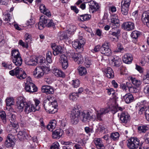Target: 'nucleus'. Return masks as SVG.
<instances>
[{
	"label": "nucleus",
	"instance_id": "obj_1",
	"mask_svg": "<svg viewBox=\"0 0 149 149\" xmlns=\"http://www.w3.org/2000/svg\"><path fill=\"white\" fill-rule=\"evenodd\" d=\"M91 112L90 111H86L81 112V114L77 108H74L71 111L70 117L72 123L74 124L77 123L79 118L83 122H85L88 120L92 118L93 116H91Z\"/></svg>",
	"mask_w": 149,
	"mask_h": 149
},
{
	"label": "nucleus",
	"instance_id": "obj_2",
	"mask_svg": "<svg viewBox=\"0 0 149 149\" xmlns=\"http://www.w3.org/2000/svg\"><path fill=\"white\" fill-rule=\"evenodd\" d=\"M43 105L46 111L51 113H54L57 111V103L53 97L49 96Z\"/></svg>",
	"mask_w": 149,
	"mask_h": 149
},
{
	"label": "nucleus",
	"instance_id": "obj_3",
	"mask_svg": "<svg viewBox=\"0 0 149 149\" xmlns=\"http://www.w3.org/2000/svg\"><path fill=\"white\" fill-rule=\"evenodd\" d=\"M85 43V39L81 37L78 39L73 42L72 45L77 51L80 53L83 51V47Z\"/></svg>",
	"mask_w": 149,
	"mask_h": 149
},
{
	"label": "nucleus",
	"instance_id": "obj_4",
	"mask_svg": "<svg viewBox=\"0 0 149 149\" xmlns=\"http://www.w3.org/2000/svg\"><path fill=\"white\" fill-rule=\"evenodd\" d=\"M127 141V146L130 149H137L141 144L139 139L136 137H131Z\"/></svg>",
	"mask_w": 149,
	"mask_h": 149
},
{
	"label": "nucleus",
	"instance_id": "obj_5",
	"mask_svg": "<svg viewBox=\"0 0 149 149\" xmlns=\"http://www.w3.org/2000/svg\"><path fill=\"white\" fill-rule=\"evenodd\" d=\"M131 0H122L121 3V12L125 15H127Z\"/></svg>",
	"mask_w": 149,
	"mask_h": 149
},
{
	"label": "nucleus",
	"instance_id": "obj_6",
	"mask_svg": "<svg viewBox=\"0 0 149 149\" xmlns=\"http://www.w3.org/2000/svg\"><path fill=\"white\" fill-rule=\"evenodd\" d=\"M100 52L102 54L105 56H110L111 54V51L109 48V43L108 42H105L103 43L101 47Z\"/></svg>",
	"mask_w": 149,
	"mask_h": 149
},
{
	"label": "nucleus",
	"instance_id": "obj_7",
	"mask_svg": "<svg viewBox=\"0 0 149 149\" xmlns=\"http://www.w3.org/2000/svg\"><path fill=\"white\" fill-rule=\"evenodd\" d=\"M122 29L127 31H132L135 28L134 23L130 21H127L123 22L121 25Z\"/></svg>",
	"mask_w": 149,
	"mask_h": 149
},
{
	"label": "nucleus",
	"instance_id": "obj_8",
	"mask_svg": "<svg viewBox=\"0 0 149 149\" xmlns=\"http://www.w3.org/2000/svg\"><path fill=\"white\" fill-rule=\"evenodd\" d=\"M26 103L24 101V98L22 97H20L18 99L17 102V110L19 112L23 111V108L26 105Z\"/></svg>",
	"mask_w": 149,
	"mask_h": 149
},
{
	"label": "nucleus",
	"instance_id": "obj_9",
	"mask_svg": "<svg viewBox=\"0 0 149 149\" xmlns=\"http://www.w3.org/2000/svg\"><path fill=\"white\" fill-rule=\"evenodd\" d=\"M88 3H89V9L90 13H93L99 9L100 6L97 3L91 0Z\"/></svg>",
	"mask_w": 149,
	"mask_h": 149
},
{
	"label": "nucleus",
	"instance_id": "obj_10",
	"mask_svg": "<svg viewBox=\"0 0 149 149\" xmlns=\"http://www.w3.org/2000/svg\"><path fill=\"white\" fill-rule=\"evenodd\" d=\"M25 89L26 91L30 93L36 92L38 90L36 85L30 82H28L25 84Z\"/></svg>",
	"mask_w": 149,
	"mask_h": 149
},
{
	"label": "nucleus",
	"instance_id": "obj_11",
	"mask_svg": "<svg viewBox=\"0 0 149 149\" xmlns=\"http://www.w3.org/2000/svg\"><path fill=\"white\" fill-rule=\"evenodd\" d=\"M109 111V108H101L99 111H96V118L97 119L99 120H102V117L104 115L108 112Z\"/></svg>",
	"mask_w": 149,
	"mask_h": 149
},
{
	"label": "nucleus",
	"instance_id": "obj_12",
	"mask_svg": "<svg viewBox=\"0 0 149 149\" xmlns=\"http://www.w3.org/2000/svg\"><path fill=\"white\" fill-rule=\"evenodd\" d=\"M41 66L37 67L33 72V75L34 77L38 79L43 77L44 75V72Z\"/></svg>",
	"mask_w": 149,
	"mask_h": 149
},
{
	"label": "nucleus",
	"instance_id": "obj_13",
	"mask_svg": "<svg viewBox=\"0 0 149 149\" xmlns=\"http://www.w3.org/2000/svg\"><path fill=\"white\" fill-rule=\"evenodd\" d=\"M51 47L53 50V54L55 56L62 53L63 52L62 47L60 46L52 44L51 45Z\"/></svg>",
	"mask_w": 149,
	"mask_h": 149
},
{
	"label": "nucleus",
	"instance_id": "obj_14",
	"mask_svg": "<svg viewBox=\"0 0 149 149\" xmlns=\"http://www.w3.org/2000/svg\"><path fill=\"white\" fill-rule=\"evenodd\" d=\"M59 62L61 63L62 68L66 69L68 66V61L67 57L64 54L61 55L59 59Z\"/></svg>",
	"mask_w": 149,
	"mask_h": 149
},
{
	"label": "nucleus",
	"instance_id": "obj_15",
	"mask_svg": "<svg viewBox=\"0 0 149 149\" xmlns=\"http://www.w3.org/2000/svg\"><path fill=\"white\" fill-rule=\"evenodd\" d=\"M130 115L126 112H123L120 115V120L121 122L123 123H127L130 120Z\"/></svg>",
	"mask_w": 149,
	"mask_h": 149
},
{
	"label": "nucleus",
	"instance_id": "obj_16",
	"mask_svg": "<svg viewBox=\"0 0 149 149\" xmlns=\"http://www.w3.org/2000/svg\"><path fill=\"white\" fill-rule=\"evenodd\" d=\"M7 139L5 141L4 145L8 148L12 147L14 144L13 139H14V137L11 134H9L7 137Z\"/></svg>",
	"mask_w": 149,
	"mask_h": 149
},
{
	"label": "nucleus",
	"instance_id": "obj_17",
	"mask_svg": "<svg viewBox=\"0 0 149 149\" xmlns=\"http://www.w3.org/2000/svg\"><path fill=\"white\" fill-rule=\"evenodd\" d=\"M142 20L144 24L149 27V11H145L143 13Z\"/></svg>",
	"mask_w": 149,
	"mask_h": 149
},
{
	"label": "nucleus",
	"instance_id": "obj_18",
	"mask_svg": "<svg viewBox=\"0 0 149 149\" xmlns=\"http://www.w3.org/2000/svg\"><path fill=\"white\" fill-rule=\"evenodd\" d=\"M36 111L35 107L34 105L31 103H26L25 106L24 111L26 113H29L32 111L35 112Z\"/></svg>",
	"mask_w": 149,
	"mask_h": 149
},
{
	"label": "nucleus",
	"instance_id": "obj_19",
	"mask_svg": "<svg viewBox=\"0 0 149 149\" xmlns=\"http://www.w3.org/2000/svg\"><path fill=\"white\" fill-rule=\"evenodd\" d=\"M63 131L61 129H58L53 132L52 137L54 139H59L63 135Z\"/></svg>",
	"mask_w": 149,
	"mask_h": 149
},
{
	"label": "nucleus",
	"instance_id": "obj_20",
	"mask_svg": "<svg viewBox=\"0 0 149 149\" xmlns=\"http://www.w3.org/2000/svg\"><path fill=\"white\" fill-rule=\"evenodd\" d=\"M23 70L22 68L17 67L15 69L10 71L9 73L12 76H16L18 78L19 76Z\"/></svg>",
	"mask_w": 149,
	"mask_h": 149
},
{
	"label": "nucleus",
	"instance_id": "obj_21",
	"mask_svg": "<svg viewBox=\"0 0 149 149\" xmlns=\"http://www.w3.org/2000/svg\"><path fill=\"white\" fill-rule=\"evenodd\" d=\"M95 144L97 148L102 149L104 148L103 141L100 138H95L94 140Z\"/></svg>",
	"mask_w": 149,
	"mask_h": 149
},
{
	"label": "nucleus",
	"instance_id": "obj_22",
	"mask_svg": "<svg viewBox=\"0 0 149 149\" xmlns=\"http://www.w3.org/2000/svg\"><path fill=\"white\" fill-rule=\"evenodd\" d=\"M133 58L131 54L127 53L124 55L123 60L124 63L129 64L132 63Z\"/></svg>",
	"mask_w": 149,
	"mask_h": 149
},
{
	"label": "nucleus",
	"instance_id": "obj_23",
	"mask_svg": "<svg viewBox=\"0 0 149 149\" xmlns=\"http://www.w3.org/2000/svg\"><path fill=\"white\" fill-rule=\"evenodd\" d=\"M52 73L57 77H63L65 76L64 74L60 69L56 67H54L52 69Z\"/></svg>",
	"mask_w": 149,
	"mask_h": 149
},
{
	"label": "nucleus",
	"instance_id": "obj_24",
	"mask_svg": "<svg viewBox=\"0 0 149 149\" xmlns=\"http://www.w3.org/2000/svg\"><path fill=\"white\" fill-rule=\"evenodd\" d=\"M42 92L46 93L47 94H52L54 92L53 89L49 86H42Z\"/></svg>",
	"mask_w": 149,
	"mask_h": 149
},
{
	"label": "nucleus",
	"instance_id": "obj_25",
	"mask_svg": "<svg viewBox=\"0 0 149 149\" xmlns=\"http://www.w3.org/2000/svg\"><path fill=\"white\" fill-rule=\"evenodd\" d=\"M106 73V76L109 78H113L114 77L113 71L112 69L109 67H107L104 70Z\"/></svg>",
	"mask_w": 149,
	"mask_h": 149
},
{
	"label": "nucleus",
	"instance_id": "obj_26",
	"mask_svg": "<svg viewBox=\"0 0 149 149\" xmlns=\"http://www.w3.org/2000/svg\"><path fill=\"white\" fill-rule=\"evenodd\" d=\"M123 98L127 103H129L132 102L134 99L133 95L130 93H127L123 96Z\"/></svg>",
	"mask_w": 149,
	"mask_h": 149
},
{
	"label": "nucleus",
	"instance_id": "obj_27",
	"mask_svg": "<svg viewBox=\"0 0 149 149\" xmlns=\"http://www.w3.org/2000/svg\"><path fill=\"white\" fill-rule=\"evenodd\" d=\"M38 58L36 57H34L30 58L29 60L26 61V63L29 65H37L38 60Z\"/></svg>",
	"mask_w": 149,
	"mask_h": 149
},
{
	"label": "nucleus",
	"instance_id": "obj_28",
	"mask_svg": "<svg viewBox=\"0 0 149 149\" xmlns=\"http://www.w3.org/2000/svg\"><path fill=\"white\" fill-rule=\"evenodd\" d=\"M12 60L14 63L17 66H20L22 64V59L21 57L12 58Z\"/></svg>",
	"mask_w": 149,
	"mask_h": 149
},
{
	"label": "nucleus",
	"instance_id": "obj_29",
	"mask_svg": "<svg viewBox=\"0 0 149 149\" xmlns=\"http://www.w3.org/2000/svg\"><path fill=\"white\" fill-rule=\"evenodd\" d=\"M140 33L139 32L135 31H133L131 34V37L134 39L133 41L136 43L137 42V39L138 37L140 36Z\"/></svg>",
	"mask_w": 149,
	"mask_h": 149
},
{
	"label": "nucleus",
	"instance_id": "obj_30",
	"mask_svg": "<svg viewBox=\"0 0 149 149\" xmlns=\"http://www.w3.org/2000/svg\"><path fill=\"white\" fill-rule=\"evenodd\" d=\"M7 116L10 123H12L15 121L16 116L14 112L9 111L7 114Z\"/></svg>",
	"mask_w": 149,
	"mask_h": 149
},
{
	"label": "nucleus",
	"instance_id": "obj_31",
	"mask_svg": "<svg viewBox=\"0 0 149 149\" xmlns=\"http://www.w3.org/2000/svg\"><path fill=\"white\" fill-rule=\"evenodd\" d=\"M56 122L55 120L51 121L47 126V129L50 131H52L56 126Z\"/></svg>",
	"mask_w": 149,
	"mask_h": 149
},
{
	"label": "nucleus",
	"instance_id": "obj_32",
	"mask_svg": "<svg viewBox=\"0 0 149 149\" xmlns=\"http://www.w3.org/2000/svg\"><path fill=\"white\" fill-rule=\"evenodd\" d=\"M119 20L118 19V17H113L111 18L110 25L112 27H113V26H117L118 25H119Z\"/></svg>",
	"mask_w": 149,
	"mask_h": 149
},
{
	"label": "nucleus",
	"instance_id": "obj_33",
	"mask_svg": "<svg viewBox=\"0 0 149 149\" xmlns=\"http://www.w3.org/2000/svg\"><path fill=\"white\" fill-rule=\"evenodd\" d=\"M112 61L113 62L114 66L116 67H119L122 63L121 59L118 57L114 58L112 59Z\"/></svg>",
	"mask_w": 149,
	"mask_h": 149
},
{
	"label": "nucleus",
	"instance_id": "obj_34",
	"mask_svg": "<svg viewBox=\"0 0 149 149\" xmlns=\"http://www.w3.org/2000/svg\"><path fill=\"white\" fill-rule=\"evenodd\" d=\"M137 129L139 132L142 133L146 132L149 128L146 125H141L138 127Z\"/></svg>",
	"mask_w": 149,
	"mask_h": 149
},
{
	"label": "nucleus",
	"instance_id": "obj_35",
	"mask_svg": "<svg viewBox=\"0 0 149 149\" xmlns=\"http://www.w3.org/2000/svg\"><path fill=\"white\" fill-rule=\"evenodd\" d=\"M11 16L8 12H6L3 14V19L5 21L10 22L11 19L13 20Z\"/></svg>",
	"mask_w": 149,
	"mask_h": 149
},
{
	"label": "nucleus",
	"instance_id": "obj_36",
	"mask_svg": "<svg viewBox=\"0 0 149 149\" xmlns=\"http://www.w3.org/2000/svg\"><path fill=\"white\" fill-rule=\"evenodd\" d=\"M79 73L80 75H85L87 73L86 68L84 67L79 66L78 68Z\"/></svg>",
	"mask_w": 149,
	"mask_h": 149
},
{
	"label": "nucleus",
	"instance_id": "obj_37",
	"mask_svg": "<svg viewBox=\"0 0 149 149\" xmlns=\"http://www.w3.org/2000/svg\"><path fill=\"white\" fill-rule=\"evenodd\" d=\"M131 80L132 84L137 87H139L141 84V81L140 80L132 77Z\"/></svg>",
	"mask_w": 149,
	"mask_h": 149
},
{
	"label": "nucleus",
	"instance_id": "obj_38",
	"mask_svg": "<svg viewBox=\"0 0 149 149\" xmlns=\"http://www.w3.org/2000/svg\"><path fill=\"white\" fill-rule=\"evenodd\" d=\"M120 135L118 132H115L111 133L110 138L111 139L114 141H117L118 140Z\"/></svg>",
	"mask_w": 149,
	"mask_h": 149
},
{
	"label": "nucleus",
	"instance_id": "obj_39",
	"mask_svg": "<svg viewBox=\"0 0 149 149\" xmlns=\"http://www.w3.org/2000/svg\"><path fill=\"white\" fill-rule=\"evenodd\" d=\"M17 137L19 139L22 140L26 139V136H27L26 133L24 131H19L17 134Z\"/></svg>",
	"mask_w": 149,
	"mask_h": 149
},
{
	"label": "nucleus",
	"instance_id": "obj_40",
	"mask_svg": "<svg viewBox=\"0 0 149 149\" xmlns=\"http://www.w3.org/2000/svg\"><path fill=\"white\" fill-rule=\"evenodd\" d=\"M91 17L90 15L89 14H84L80 15V19L82 21L88 20Z\"/></svg>",
	"mask_w": 149,
	"mask_h": 149
},
{
	"label": "nucleus",
	"instance_id": "obj_41",
	"mask_svg": "<svg viewBox=\"0 0 149 149\" xmlns=\"http://www.w3.org/2000/svg\"><path fill=\"white\" fill-rule=\"evenodd\" d=\"M11 58L14 57H21L19 51L17 49H14L11 52Z\"/></svg>",
	"mask_w": 149,
	"mask_h": 149
},
{
	"label": "nucleus",
	"instance_id": "obj_42",
	"mask_svg": "<svg viewBox=\"0 0 149 149\" xmlns=\"http://www.w3.org/2000/svg\"><path fill=\"white\" fill-rule=\"evenodd\" d=\"M6 104L7 106H10L14 104V100L13 97H8L6 100Z\"/></svg>",
	"mask_w": 149,
	"mask_h": 149
},
{
	"label": "nucleus",
	"instance_id": "obj_43",
	"mask_svg": "<svg viewBox=\"0 0 149 149\" xmlns=\"http://www.w3.org/2000/svg\"><path fill=\"white\" fill-rule=\"evenodd\" d=\"M98 129L100 132L103 133H107L108 132V130L107 126L103 125H100Z\"/></svg>",
	"mask_w": 149,
	"mask_h": 149
},
{
	"label": "nucleus",
	"instance_id": "obj_44",
	"mask_svg": "<svg viewBox=\"0 0 149 149\" xmlns=\"http://www.w3.org/2000/svg\"><path fill=\"white\" fill-rule=\"evenodd\" d=\"M78 97V93H72L71 94H70L69 96L70 99L74 101L76 100Z\"/></svg>",
	"mask_w": 149,
	"mask_h": 149
},
{
	"label": "nucleus",
	"instance_id": "obj_45",
	"mask_svg": "<svg viewBox=\"0 0 149 149\" xmlns=\"http://www.w3.org/2000/svg\"><path fill=\"white\" fill-rule=\"evenodd\" d=\"M6 115L5 111H0V117L3 122L5 123L6 122Z\"/></svg>",
	"mask_w": 149,
	"mask_h": 149
},
{
	"label": "nucleus",
	"instance_id": "obj_46",
	"mask_svg": "<svg viewBox=\"0 0 149 149\" xmlns=\"http://www.w3.org/2000/svg\"><path fill=\"white\" fill-rule=\"evenodd\" d=\"M35 19L34 18H33L32 16L28 20H27L26 23V25L28 26H30L31 27H32L35 23Z\"/></svg>",
	"mask_w": 149,
	"mask_h": 149
},
{
	"label": "nucleus",
	"instance_id": "obj_47",
	"mask_svg": "<svg viewBox=\"0 0 149 149\" xmlns=\"http://www.w3.org/2000/svg\"><path fill=\"white\" fill-rule=\"evenodd\" d=\"M128 90L131 93H136L137 92L138 90L136 87H135L132 86V84L130 83L129 84Z\"/></svg>",
	"mask_w": 149,
	"mask_h": 149
},
{
	"label": "nucleus",
	"instance_id": "obj_48",
	"mask_svg": "<svg viewBox=\"0 0 149 149\" xmlns=\"http://www.w3.org/2000/svg\"><path fill=\"white\" fill-rule=\"evenodd\" d=\"M130 83L129 82H127L126 84H122L120 85V88H122L123 90L126 91L128 89L129 84H130Z\"/></svg>",
	"mask_w": 149,
	"mask_h": 149
},
{
	"label": "nucleus",
	"instance_id": "obj_49",
	"mask_svg": "<svg viewBox=\"0 0 149 149\" xmlns=\"http://www.w3.org/2000/svg\"><path fill=\"white\" fill-rule=\"evenodd\" d=\"M49 19H48L47 17L45 16H42L40 17V20L41 23H43L45 25L47 24V22L49 21Z\"/></svg>",
	"mask_w": 149,
	"mask_h": 149
},
{
	"label": "nucleus",
	"instance_id": "obj_50",
	"mask_svg": "<svg viewBox=\"0 0 149 149\" xmlns=\"http://www.w3.org/2000/svg\"><path fill=\"white\" fill-rule=\"evenodd\" d=\"M143 82L145 84H149V71L148 70L147 72L143 77Z\"/></svg>",
	"mask_w": 149,
	"mask_h": 149
},
{
	"label": "nucleus",
	"instance_id": "obj_51",
	"mask_svg": "<svg viewBox=\"0 0 149 149\" xmlns=\"http://www.w3.org/2000/svg\"><path fill=\"white\" fill-rule=\"evenodd\" d=\"M58 35L59 37V39L61 40H62L64 39H66L68 38L67 36L64 32H59Z\"/></svg>",
	"mask_w": 149,
	"mask_h": 149
},
{
	"label": "nucleus",
	"instance_id": "obj_52",
	"mask_svg": "<svg viewBox=\"0 0 149 149\" xmlns=\"http://www.w3.org/2000/svg\"><path fill=\"white\" fill-rule=\"evenodd\" d=\"M25 39L26 42L29 43L31 41V35L29 33H26L25 35Z\"/></svg>",
	"mask_w": 149,
	"mask_h": 149
},
{
	"label": "nucleus",
	"instance_id": "obj_53",
	"mask_svg": "<svg viewBox=\"0 0 149 149\" xmlns=\"http://www.w3.org/2000/svg\"><path fill=\"white\" fill-rule=\"evenodd\" d=\"M79 53H75L74 52H71L70 53L69 56L70 58H71L72 59L76 61L77 58L79 56Z\"/></svg>",
	"mask_w": 149,
	"mask_h": 149
},
{
	"label": "nucleus",
	"instance_id": "obj_54",
	"mask_svg": "<svg viewBox=\"0 0 149 149\" xmlns=\"http://www.w3.org/2000/svg\"><path fill=\"white\" fill-rule=\"evenodd\" d=\"M76 61L78 64H81L83 63L84 60L83 57L81 54H79V56L77 58Z\"/></svg>",
	"mask_w": 149,
	"mask_h": 149
},
{
	"label": "nucleus",
	"instance_id": "obj_55",
	"mask_svg": "<svg viewBox=\"0 0 149 149\" xmlns=\"http://www.w3.org/2000/svg\"><path fill=\"white\" fill-rule=\"evenodd\" d=\"M124 51V49L122 45L120 44H118V46L115 51V52H123Z\"/></svg>",
	"mask_w": 149,
	"mask_h": 149
},
{
	"label": "nucleus",
	"instance_id": "obj_56",
	"mask_svg": "<svg viewBox=\"0 0 149 149\" xmlns=\"http://www.w3.org/2000/svg\"><path fill=\"white\" fill-rule=\"evenodd\" d=\"M59 145L57 142H54L50 147V149H59Z\"/></svg>",
	"mask_w": 149,
	"mask_h": 149
},
{
	"label": "nucleus",
	"instance_id": "obj_57",
	"mask_svg": "<svg viewBox=\"0 0 149 149\" xmlns=\"http://www.w3.org/2000/svg\"><path fill=\"white\" fill-rule=\"evenodd\" d=\"M76 29V28L75 26L74 25H70L68 30L69 33L70 34H73Z\"/></svg>",
	"mask_w": 149,
	"mask_h": 149
},
{
	"label": "nucleus",
	"instance_id": "obj_58",
	"mask_svg": "<svg viewBox=\"0 0 149 149\" xmlns=\"http://www.w3.org/2000/svg\"><path fill=\"white\" fill-rule=\"evenodd\" d=\"M72 86L74 88L78 87L79 85V81L78 79H75L72 80Z\"/></svg>",
	"mask_w": 149,
	"mask_h": 149
},
{
	"label": "nucleus",
	"instance_id": "obj_59",
	"mask_svg": "<svg viewBox=\"0 0 149 149\" xmlns=\"http://www.w3.org/2000/svg\"><path fill=\"white\" fill-rule=\"evenodd\" d=\"M55 26V24L53 21L52 19H49V21L47 22V24H46V26L47 27H53Z\"/></svg>",
	"mask_w": 149,
	"mask_h": 149
},
{
	"label": "nucleus",
	"instance_id": "obj_60",
	"mask_svg": "<svg viewBox=\"0 0 149 149\" xmlns=\"http://www.w3.org/2000/svg\"><path fill=\"white\" fill-rule=\"evenodd\" d=\"M84 63L86 67H89L91 64V61L90 59L87 57L85 58Z\"/></svg>",
	"mask_w": 149,
	"mask_h": 149
},
{
	"label": "nucleus",
	"instance_id": "obj_61",
	"mask_svg": "<svg viewBox=\"0 0 149 149\" xmlns=\"http://www.w3.org/2000/svg\"><path fill=\"white\" fill-rule=\"evenodd\" d=\"M27 75L24 70H23L22 73L19 76L18 79H23L26 78V77Z\"/></svg>",
	"mask_w": 149,
	"mask_h": 149
},
{
	"label": "nucleus",
	"instance_id": "obj_62",
	"mask_svg": "<svg viewBox=\"0 0 149 149\" xmlns=\"http://www.w3.org/2000/svg\"><path fill=\"white\" fill-rule=\"evenodd\" d=\"M75 141L78 143L80 146H83L84 145V141L80 138H77L75 140Z\"/></svg>",
	"mask_w": 149,
	"mask_h": 149
},
{
	"label": "nucleus",
	"instance_id": "obj_63",
	"mask_svg": "<svg viewBox=\"0 0 149 149\" xmlns=\"http://www.w3.org/2000/svg\"><path fill=\"white\" fill-rule=\"evenodd\" d=\"M36 27H38L40 30H42L46 26L43 23H41V22L40 21L38 23V24H36Z\"/></svg>",
	"mask_w": 149,
	"mask_h": 149
},
{
	"label": "nucleus",
	"instance_id": "obj_64",
	"mask_svg": "<svg viewBox=\"0 0 149 149\" xmlns=\"http://www.w3.org/2000/svg\"><path fill=\"white\" fill-rule=\"evenodd\" d=\"M143 91L147 96H149V85L146 86L144 87Z\"/></svg>",
	"mask_w": 149,
	"mask_h": 149
}]
</instances>
